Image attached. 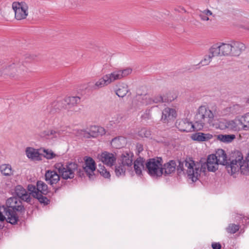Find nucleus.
Here are the masks:
<instances>
[{
    "label": "nucleus",
    "mask_w": 249,
    "mask_h": 249,
    "mask_svg": "<svg viewBox=\"0 0 249 249\" xmlns=\"http://www.w3.org/2000/svg\"><path fill=\"white\" fill-rule=\"evenodd\" d=\"M178 165L177 167V170L183 171L185 170L184 166L186 168V173L189 178L193 182H196L198 180L201 173L205 174L206 169L202 165V160L199 161H195L191 158H186L181 161H178Z\"/></svg>",
    "instance_id": "f257e3e1"
},
{
    "label": "nucleus",
    "mask_w": 249,
    "mask_h": 249,
    "mask_svg": "<svg viewBox=\"0 0 249 249\" xmlns=\"http://www.w3.org/2000/svg\"><path fill=\"white\" fill-rule=\"evenodd\" d=\"M40 59L35 54H26L21 58H16L12 64L6 68L7 74L12 77L23 75L27 72L26 65L32 61L39 60Z\"/></svg>",
    "instance_id": "f03ea898"
},
{
    "label": "nucleus",
    "mask_w": 249,
    "mask_h": 249,
    "mask_svg": "<svg viewBox=\"0 0 249 249\" xmlns=\"http://www.w3.org/2000/svg\"><path fill=\"white\" fill-rule=\"evenodd\" d=\"M6 206H3L1 209L7 216L6 221L11 224H15L18 220L15 211L24 212L25 209L22 205L21 199L17 197L9 198L6 202Z\"/></svg>",
    "instance_id": "7ed1b4c3"
},
{
    "label": "nucleus",
    "mask_w": 249,
    "mask_h": 249,
    "mask_svg": "<svg viewBox=\"0 0 249 249\" xmlns=\"http://www.w3.org/2000/svg\"><path fill=\"white\" fill-rule=\"evenodd\" d=\"M228 172L233 175L240 172L247 175L249 172V157H231L230 158Z\"/></svg>",
    "instance_id": "20e7f679"
},
{
    "label": "nucleus",
    "mask_w": 249,
    "mask_h": 249,
    "mask_svg": "<svg viewBox=\"0 0 249 249\" xmlns=\"http://www.w3.org/2000/svg\"><path fill=\"white\" fill-rule=\"evenodd\" d=\"M213 112L205 106H200L194 118L195 126L196 131L202 130L206 123L211 124L213 120Z\"/></svg>",
    "instance_id": "39448f33"
},
{
    "label": "nucleus",
    "mask_w": 249,
    "mask_h": 249,
    "mask_svg": "<svg viewBox=\"0 0 249 249\" xmlns=\"http://www.w3.org/2000/svg\"><path fill=\"white\" fill-rule=\"evenodd\" d=\"M213 112L205 106H200L194 118L195 126L196 131L202 130L206 123L211 124L213 120Z\"/></svg>",
    "instance_id": "423d86ee"
},
{
    "label": "nucleus",
    "mask_w": 249,
    "mask_h": 249,
    "mask_svg": "<svg viewBox=\"0 0 249 249\" xmlns=\"http://www.w3.org/2000/svg\"><path fill=\"white\" fill-rule=\"evenodd\" d=\"M231 157H207L206 161L202 160L203 167L209 172H214L218 169L219 165L225 166L228 171L230 158Z\"/></svg>",
    "instance_id": "0eeeda50"
},
{
    "label": "nucleus",
    "mask_w": 249,
    "mask_h": 249,
    "mask_svg": "<svg viewBox=\"0 0 249 249\" xmlns=\"http://www.w3.org/2000/svg\"><path fill=\"white\" fill-rule=\"evenodd\" d=\"M162 162L163 160L161 157L150 159L145 162V171L152 178H160L162 176L160 169Z\"/></svg>",
    "instance_id": "6e6552de"
},
{
    "label": "nucleus",
    "mask_w": 249,
    "mask_h": 249,
    "mask_svg": "<svg viewBox=\"0 0 249 249\" xmlns=\"http://www.w3.org/2000/svg\"><path fill=\"white\" fill-rule=\"evenodd\" d=\"M54 167L63 179H68L74 178L78 165L74 162L68 163L66 165L60 162L55 164Z\"/></svg>",
    "instance_id": "1a4fd4ad"
},
{
    "label": "nucleus",
    "mask_w": 249,
    "mask_h": 249,
    "mask_svg": "<svg viewBox=\"0 0 249 249\" xmlns=\"http://www.w3.org/2000/svg\"><path fill=\"white\" fill-rule=\"evenodd\" d=\"M12 8L15 12V18L18 20L25 19L28 15V6L25 2H14Z\"/></svg>",
    "instance_id": "9d476101"
},
{
    "label": "nucleus",
    "mask_w": 249,
    "mask_h": 249,
    "mask_svg": "<svg viewBox=\"0 0 249 249\" xmlns=\"http://www.w3.org/2000/svg\"><path fill=\"white\" fill-rule=\"evenodd\" d=\"M177 116V112L174 108L165 107L162 112L161 122L168 126L173 124Z\"/></svg>",
    "instance_id": "9b49d317"
},
{
    "label": "nucleus",
    "mask_w": 249,
    "mask_h": 249,
    "mask_svg": "<svg viewBox=\"0 0 249 249\" xmlns=\"http://www.w3.org/2000/svg\"><path fill=\"white\" fill-rule=\"evenodd\" d=\"M80 135H83L84 138H89L90 137L95 138L99 136H102L106 133L105 129L99 126H91L89 132L85 130L78 131Z\"/></svg>",
    "instance_id": "f8f14e48"
},
{
    "label": "nucleus",
    "mask_w": 249,
    "mask_h": 249,
    "mask_svg": "<svg viewBox=\"0 0 249 249\" xmlns=\"http://www.w3.org/2000/svg\"><path fill=\"white\" fill-rule=\"evenodd\" d=\"M177 128L182 132H191L196 130L195 123L193 124L187 119L178 120L175 123Z\"/></svg>",
    "instance_id": "ddd939ff"
},
{
    "label": "nucleus",
    "mask_w": 249,
    "mask_h": 249,
    "mask_svg": "<svg viewBox=\"0 0 249 249\" xmlns=\"http://www.w3.org/2000/svg\"><path fill=\"white\" fill-rule=\"evenodd\" d=\"M95 169L96 164L95 161L90 157H88V158L85 160L83 170L89 179H92L94 178V172Z\"/></svg>",
    "instance_id": "4468645a"
},
{
    "label": "nucleus",
    "mask_w": 249,
    "mask_h": 249,
    "mask_svg": "<svg viewBox=\"0 0 249 249\" xmlns=\"http://www.w3.org/2000/svg\"><path fill=\"white\" fill-rule=\"evenodd\" d=\"M41 151L45 153L46 156H57L51 150L46 149L43 148L35 149L33 147H28L25 150L26 156H45L41 153Z\"/></svg>",
    "instance_id": "2eb2a0df"
},
{
    "label": "nucleus",
    "mask_w": 249,
    "mask_h": 249,
    "mask_svg": "<svg viewBox=\"0 0 249 249\" xmlns=\"http://www.w3.org/2000/svg\"><path fill=\"white\" fill-rule=\"evenodd\" d=\"M161 163V171L162 172V175L165 176H169L175 172L176 168L177 169V165L175 160H170L167 162L162 164Z\"/></svg>",
    "instance_id": "dca6fc26"
},
{
    "label": "nucleus",
    "mask_w": 249,
    "mask_h": 249,
    "mask_svg": "<svg viewBox=\"0 0 249 249\" xmlns=\"http://www.w3.org/2000/svg\"><path fill=\"white\" fill-rule=\"evenodd\" d=\"M15 194L19 199L30 203L31 200V197L25 189L21 185H17L15 188Z\"/></svg>",
    "instance_id": "f3484780"
},
{
    "label": "nucleus",
    "mask_w": 249,
    "mask_h": 249,
    "mask_svg": "<svg viewBox=\"0 0 249 249\" xmlns=\"http://www.w3.org/2000/svg\"><path fill=\"white\" fill-rule=\"evenodd\" d=\"M80 98L77 96H72L66 97L64 99L65 109L68 111H73L72 108L76 106L77 104L80 102Z\"/></svg>",
    "instance_id": "a211bd4d"
},
{
    "label": "nucleus",
    "mask_w": 249,
    "mask_h": 249,
    "mask_svg": "<svg viewBox=\"0 0 249 249\" xmlns=\"http://www.w3.org/2000/svg\"><path fill=\"white\" fill-rule=\"evenodd\" d=\"M231 47V55L232 56H239L246 49L245 44L238 41H232Z\"/></svg>",
    "instance_id": "6ab92c4d"
},
{
    "label": "nucleus",
    "mask_w": 249,
    "mask_h": 249,
    "mask_svg": "<svg viewBox=\"0 0 249 249\" xmlns=\"http://www.w3.org/2000/svg\"><path fill=\"white\" fill-rule=\"evenodd\" d=\"M145 161L143 158L139 157L134 162V168L137 175L140 176L142 174V170H145Z\"/></svg>",
    "instance_id": "aec40b11"
},
{
    "label": "nucleus",
    "mask_w": 249,
    "mask_h": 249,
    "mask_svg": "<svg viewBox=\"0 0 249 249\" xmlns=\"http://www.w3.org/2000/svg\"><path fill=\"white\" fill-rule=\"evenodd\" d=\"M61 176L57 174L56 171L48 170L46 172L45 177L47 181L51 185L56 184L60 179Z\"/></svg>",
    "instance_id": "412c9836"
},
{
    "label": "nucleus",
    "mask_w": 249,
    "mask_h": 249,
    "mask_svg": "<svg viewBox=\"0 0 249 249\" xmlns=\"http://www.w3.org/2000/svg\"><path fill=\"white\" fill-rule=\"evenodd\" d=\"M213 137V135L210 133H204L197 132L193 134L191 138L193 141L202 142L208 141L212 139Z\"/></svg>",
    "instance_id": "4be33fe9"
},
{
    "label": "nucleus",
    "mask_w": 249,
    "mask_h": 249,
    "mask_svg": "<svg viewBox=\"0 0 249 249\" xmlns=\"http://www.w3.org/2000/svg\"><path fill=\"white\" fill-rule=\"evenodd\" d=\"M127 143L126 139L123 136H118L112 139L111 146L116 149H120L124 147Z\"/></svg>",
    "instance_id": "5701e85b"
},
{
    "label": "nucleus",
    "mask_w": 249,
    "mask_h": 249,
    "mask_svg": "<svg viewBox=\"0 0 249 249\" xmlns=\"http://www.w3.org/2000/svg\"><path fill=\"white\" fill-rule=\"evenodd\" d=\"M117 87L115 93L119 97H124L129 91L127 85L124 83H119Z\"/></svg>",
    "instance_id": "b1692460"
},
{
    "label": "nucleus",
    "mask_w": 249,
    "mask_h": 249,
    "mask_svg": "<svg viewBox=\"0 0 249 249\" xmlns=\"http://www.w3.org/2000/svg\"><path fill=\"white\" fill-rule=\"evenodd\" d=\"M242 126L240 121V117H238L234 120L227 121V129L231 130L237 131Z\"/></svg>",
    "instance_id": "393cba45"
},
{
    "label": "nucleus",
    "mask_w": 249,
    "mask_h": 249,
    "mask_svg": "<svg viewBox=\"0 0 249 249\" xmlns=\"http://www.w3.org/2000/svg\"><path fill=\"white\" fill-rule=\"evenodd\" d=\"M234 134H219L217 135V139L224 143H230L235 139Z\"/></svg>",
    "instance_id": "a878e982"
},
{
    "label": "nucleus",
    "mask_w": 249,
    "mask_h": 249,
    "mask_svg": "<svg viewBox=\"0 0 249 249\" xmlns=\"http://www.w3.org/2000/svg\"><path fill=\"white\" fill-rule=\"evenodd\" d=\"M219 43H216L211 47L209 50V54L213 57L215 56L221 55V50L220 49Z\"/></svg>",
    "instance_id": "bb28decb"
},
{
    "label": "nucleus",
    "mask_w": 249,
    "mask_h": 249,
    "mask_svg": "<svg viewBox=\"0 0 249 249\" xmlns=\"http://www.w3.org/2000/svg\"><path fill=\"white\" fill-rule=\"evenodd\" d=\"M220 44V49L221 50V55H231V44H227L219 42Z\"/></svg>",
    "instance_id": "cd10ccee"
},
{
    "label": "nucleus",
    "mask_w": 249,
    "mask_h": 249,
    "mask_svg": "<svg viewBox=\"0 0 249 249\" xmlns=\"http://www.w3.org/2000/svg\"><path fill=\"white\" fill-rule=\"evenodd\" d=\"M52 108L51 109L50 112L54 113L58 112L60 110L65 109V104L64 99L62 100L54 102L52 105Z\"/></svg>",
    "instance_id": "c85d7f7f"
},
{
    "label": "nucleus",
    "mask_w": 249,
    "mask_h": 249,
    "mask_svg": "<svg viewBox=\"0 0 249 249\" xmlns=\"http://www.w3.org/2000/svg\"><path fill=\"white\" fill-rule=\"evenodd\" d=\"M109 79L107 74L104 75L101 78L99 79L95 84V86L98 89L107 86L110 84Z\"/></svg>",
    "instance_id": "c756f323"
},
{
    "label": "nucleus",
    "mask_w": 249,
    "mask_h": 249,
    "mask_svg": "<svg viewBox=\"0 0 249 249\" xmlns=\"http://www.w3.org/2000/svg\"><path fill=\"white\" fill-rule=\"evenodd\" d=\"M37 190L39 193L43 194L44 195L48 193V186L43 181L39 180L36 183Z\"/></svg>",
    "instance_id": "7c9ffc66"
},
{
    "label": "nucleus",
    "mask_w": 249,
    "mask_h": 249,
    "mask_svg": "<svg viewBox=\"0 0 249 249\" xmlns=\"http://www.w3.org/2000/svg\"><path fill=\"white\" fill-rule=\"evenodd\" d=\"M242 127L245 130L249 129V112L240 117Z\"/></svg>",
    "instance_id": "2f4dec72"
},
{
    "label": "nucleus",
    "mask_w": 249,
    "mask_h": 249,
    "mask_svg": "<svg viewBox=\"0 0 249 249\" xmlns=\"http://www.w3.org/2000/svg\"><path fill=\"white\" fill-rule=\"evenodd\" d=\"M1 173L5 176H10L12 175L11 166L10 164H2L0 166Z\"/></svg>",
    "instance_id": "473e14b6"
},
{
    "label": "nucleus",
    "mask_w": 249,
    "mask_h": 249,
    "mask_svg": "<svg viewBox=\"0 0 249 249\" xmlns=\"http://www.w3.org/2000/svg\"><path fill=\"white\" fill-rule=\"evenodd\" d=\"M101 160L108 166H112L116 160L115 157H101Z\"/></svg>",
    "instance_id": "72a5a7b5"
},
{
    "label": "nucleus",
    "mask_w": 249,
    "mask_h": 249,
    "mask_svg": "<svg viewBox=\"0 0 249 249\" xmlns=\"http://www.w3.org/2000/svg\"><path fill=\"white\" fill-rule=\"evenodd\" d=\"M107 75L108 78L109 79H110V84L116 80L122 79L121 76V75H120L119 70L115 71L111 73L107 74Z\"/></svg>",
    "instance_id": "f704fd0d"
},
{
    "label": "nucleus",
    "mask_w": 249,
    "mask_h": 249,
    "mask_svg": "<svg viewBox=\"0 0 249 249\" xmlns=\"http://www.w3.org/2000/svg\"><path fill=\"white\" fill-rule=\"evenodd\" d=\"M35 197V198L38 199L39 202L41 204H43L44 205H48L50 202V200L45 196H43L44 195L41 193H35L34 194Z\"/></svg>",
    "instance_id": "c9c22d12"
},
{
    "label": "nucleus",
    "mask_w": 249,
    "mask_h": 249,
    "mask_svg": "<svg viewBox=\"0 0 249 249\" xmlns=\"http://www.w3.org/2000/svg\"><path fill=\"white\" fill-rule=\"evenodd\" d=\"M138 135L142 138H149L151 135V131L149 129L143 127L138 131Z\"/></svg>",
    "instance_id": "e433bc0d"
},
{
    "label": "nucleus",
    "mask_w": 249,
    "mask_h": 249,
    "mask_svg": "<svg viewBox=\"0 0 249 249\" xmlns=\"http://www.w3.org/2000/svg\"><path fill=\"white\" fill-rule=\"evenodd\" d=\"M119 165L115 166V174L118 177L122 175H124L125 172L124 166L122 164L121 162H119Z\"/></svg>",
    "instance_id": "4c0bfd02"
},
{
    "label": "nucleus",
    "mask_w": 249,
    "mask_h": 249,
    "mask_svg": "<svg viewBox=\"0 0 249 249\" xmlns=\"http://www.w3.org/2000/svg\"><path fill=\"white\" fill-rule=\"evenodd\" d=\"M98 171L99 172L100 175L105 178H110V174L109 172L107 171L105 169V167L103 165H102L101 164H99Z\"/></svg>",
    "instance_id": "58836bf2"
},
{
    "label": "nucleus",
    "mask_w": 249,
    "mask_h": 249,
    "mask_svg": "<svg viewBox=\"0 0 249 249\" xmlns=\"http://www.w3.org/2000/svg\"><path fill=\"white\" fill-rule=\"evenodd\" d=\"M152 103H165L164 101V97L161 95H156L153 97V99H149V101L146 102V104H151Z\"/></svg>",
    "instance_id": "ea45409f"
},
{
    "label": "nucleus",
    "mask_w": 249,
    "mask_h": 249,
    "mask_svg": "<svg viewBox=\"0 0 249 249\" xmlns=\"http://www.w3.org/2000/svg\"><path fill=\"white\" fill-rule=\"evenodd\" d=\"M132 157H121V159L120 160V162L123 165L130 166L132 165L133 160Z\"/></svg>",
    "instance_id": "a19ab883"
},
{
    "label": "nucleus",
    "mask_w": 249,
    "mask_h": 249,
    "mask_svg": "<svg viewBox=\"0 0 249 249\" xmlns=\"http://www.w3.org/2000/svg\"><path fill=\"white\" fill-rule=\"evenodd\" d=\"M163 97H164V101L165 103L171 102L177 98L176 95L171 91L167 92Z\"/></svg>",
    "instance_id": "79ce46f5"
},
{
    "label": "nucleus",
    "mask_w": 249,
    "mask_h": 249,
    "mask_svg": "<svg viewBox=\"0 0 249 249\" xmlns=\"http://www.w3.org/2000/svg\"><path fill=\"white\" fill-rule=\"evenodd\" d=\"M239 225L235 224H230L226 228L228 232L231 234L235 233L239 229Z\"/></svg>",
    "instance_id": "37998d69"
},
{
    "label": "nucleus",
    "mask_w": 249,
    "mask_h": 249,
    "mask_svg": "<svg viewBox=\"0 0 249 249\" xmlns=\"http://www.w3.org/2000/svg\"><path fill=\"white\" fill-rule=\"evenodd\" d=\"M119 72L121 76V78H123L128 75L132 72V69L130 68H126L124 70H119Z\"/></svg>",
    "instance_id": "c03bdc74"
},
{
    "label": "nucleus",
    "mask_w": 249,
    "mask_h": 249,
    "mask_svg": "<svg viewBox=\"0 0 249 249\" xmlns=\"http://www.w3.org/2000/svg\"><path fill=\"white\" fill-rule=\"evenodd\" d=\"M28 190L31 193L30 195L32 194V196L35 197V193H39V192L37 190V187H36L35 185L32 184H29L28 185Z\"/></svg>",
    "instance_id": "a18cd8bd"
},
{
    "label": "nucleus",
    "mask_w": 249,
    "mask_h": 249,
    "mask_svg": "<svg viewBox=\"0 0 249 249\" xmlns=\"http://www.w3.org/2000/svg\"><path fill=\"white\" fill-rule=\"evenodd\" d=\"M137 96H146L147 94L146 88L144 87H141L137 90Z\"/></svg>",
    "instance_id": "49530a36"
},
{
    "label": "nucleus",
    "mask_w": 249,
    "mask_h": 249,
    "mask_svg": "<svg viewBox=\"0 0 249 249\" xmlns=\"http://www.w3.org/2000/svg\"><path fill=\"white\" fill-rule=\"evenodd\" d=\"M213 57L209 54L208 55H205L204 59H202L200 63L203 66L208 65L211 61Z\"/></svg>",
    "instance_id": "de8ad7c7"
},
{
    "label": "nucleus",
    "mask_w": 249,
    "mask_h": 249,
    "mask_svg": "<svg viewBox=\"0 0 249 249\" xmlns=\"http://www.w3.org/2000/svg\"><path fill=\"white\" fill-rule=\"evenodd\" d=\"M136 154L137 155H139V154L143 150V145L140 143H137L136 144Z\"/></svg>",
    "instance_id": "09e8293b"
},
{
    "label": "nucleus",
    "mask_w": 249,
    "mask_h": 249,
    "mask_svg": "<svg viewBox=\"0 0 249 249\" xmlns=\"http://www.w3.org/2000/svg\"><path fill=\"white\" fill-rule=\"evenodd\" d=\"M154 140L158 143H167L168 142H167V139L166 137H160L157 136L154 139Z\"/></svg>",
    "instance_id": "8fccbe9b"
},
{
    "label": "nucleus",
    "mask_w": 249,
    "mask_h": 249,
    "mask_svg": "<svg viewBox=\"0 0 249 249\" xmlns=\"http://www.w3.org/2000/svg\"><path fill=\"white\" fill-rule=\"evenodd\" d=\"M218 125L220 129L224 130L227 129V120H225L220 121Z\"/></svg>",
    "instance_id": "3c124183"
},
{
    "label": "nucleus",
    "mask_w": 249,
    "mask_h": 249,
    "mask_svg": "<svg viewBox=\"0 0 249 249\" xmlns=\"http://www.w3.org/2000/svg\"><path fill=\"white\" fill-rule=\"evenodd\" d=\"M212 247L213 249H220L221 248V245L218 243H213Z\"/></svg>",
    "instance_id": "603ef678"
},
{
    "label": "nucleus",
    "mask_w": 249,
    "mask_h": 249,
    "mask_svg": "<svg viewBox=\"0 0 249 249\" xmlns=\"http://www.w3.org/2000/svg\"><path fill=\"white\" fill-rule=\"evenodd\" d=\"M32 161H39L42 160L41 157H28Z\"/></svg>",
    "instance_id": "864d4df0"
},
{
    "label": "nucleus",
    "mask_w": 249,
    "mask_h": 249,
    "mask_svg": "<svg viewBox=\"0 0 249 249\" xmlns=\"http://www.w3.org/2000/svg\"><path fill=\"white\" fill-rule=\"evenodd\" d=\"M97 156H114L113 154L110 153L107 151H104L102 152L101 154L99 153Z\"/></svg>",
    "instance_id": "5fc2aeb1"
},
{
    "label": "nucleus",
    "mask_w": 249,
    "mask_h": 249,
    "mask_svg": "<svg viewBox=\"0 0 249 249\" xmlns=\"http://www.w3.org/2000/svg\"><path fill=\"white\" fill-rule=\"evenodd\" d=\"M199 16L202 20L207 21L209 19L208 16H206L205 14H204L203 13H202V14H200L199 15Z\"/></svg>",
    "instance_id": "6e6d98bb"
},
{
    "label": "nucleus",
    "mask_w": 249,
    "mask_h": 249,
    "mask_svg": "<svg viewBox=\"0 0 249 249\" xmlns=\"http://www.w3.org/2000/svg\"><path fill=\"white\" fill-rule=\"evenodd\" d=\"M204 14H205L206 16H210V15H212V12L207 9V10H204V12H203Z\"/></svg>",
    "instance_id": "4d7b16f0"
},
{
    "label": "nucleus",
    "mask_w": 249,
    "mask_h": 249,
    "mask_svg": "<svg viewBox=\"0 0 249 249\" xmlns=\"http://www.w3.org/2000/svg\"><path fill=\"white\" fill-rule=\"evenodd\" d=\"M233 155H234V156H243L241 152L239 150L235 151L233 153Z\"/></svg>",
    "instance_id": "13d9d810"
},
{
    "label": "nucleus",
    "mask_w": 249,
    "mask_h": 249,
    "mask_svg": "<svg viewBox=\"0 0 249 249\" xmlns=\"http://www.w3.org/2000/svg\"><path fill=\"white\" fill-rule=\"evenodd\" d=\"M5 219V217L3 215L2 212L0 211V221L3 222Z\"/></svg>",
    "instance_id": "bf43d9fd"
},
{
    "label": "nucleus",
    "mask_w": 249,
    "mask_h": 249,
    "mask_svg": "<svg viewBox=\"0 0 249 249\" xmlns=\"http://www.w3.org/2000/svg\"><path fill=\"white\" fill-rule=\"evenodd\" d=\"M221 152H222L221 156H227L226 154L225 153V151L221 149Z\"/></svg>",
    "instance_id": "052dcab7"
},
{
    "label": "nucleus",
    "mask_w": 249,
    "mask_h": 249,
    "mask_svg": "<svg viewBox=\"0 0 249 249\" xmlns=\"http://www.w3.org/2000/svg\"><path fill=\"white\" fill-rule=\"evenodd\" d=\"M55 133V131H54V130H51L50 131V134L49 135H53Z\"/></svg>",
    "instance_id": "680f3d73"
},
{
    "label": "nucleus",
    "mask_w": 249,
    "mask_h": 249,
    "mask_svg": "<svg viewBox=\"0 0 249 249\" xmlns=\"http://www.w3.org/2000/svg\"><path fill=\"white\" fill-rule=\"evenodd\" d=\"M47 159H52L54 157H45Z\"/></svg>",
    "instance_id": "e2e57ef3"
},
{
    "label": "nucleus",
    "mask_w": 249,
    "mask_h": 249,
    "mask_svg": "<svg viewBox=\"0 0 249 249\" xmlns=\"http://www.w3.org/2000/svg\"><path fill=\"white\" fill-rule=\"evenodd\" d=\"M208 156H216V154H209Z\"/></svg>",
    "instance_id": "0e129e2a"
},
{
    "label": "nucleus",
    "mask_w": 249,
    "mask_h": 249,
    "mask_svg": "<svg viewBox=\"0 0 249 249\" xmlns=\"http://www.w3.org/2000/svg\"><path fill=\"white\" fill-rule=\"evenodd\" d=\"M247 1L249 4V0H247Z\"/></svg>",
    "instance_id": "69168bd1"
},
{
    "label": "nucleus",
    "mask_w": 249,
    "mask_h": 249,
    "mask_svg": "<svg viewBox=\"0 0 249 249\" xmlns=\"http://www.w3.org/2000/svg\"><path fill=\"white\" fill-rule=\"evenodd\" d=\"M126 156H129V155L128 153H126Z\"/></svg>",
    "instance_id": "338daca9"
},
{
    "label": "nucleus",
    "mask_w": 249,
    "mask_h": 249,
    "mask_svg": "<svg viewBox=\"0 0 249 249\" xmlns=\"http://www.w3.org/2000/svg\"><path fill=\"white\" fill-rule=\"evenodd\" d=\"M121 156H125V155H124V154H122L121 155Z\"/></svg>",
    "instance_id": "774afa93"
}]
</instances>
